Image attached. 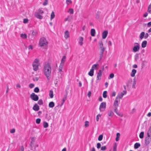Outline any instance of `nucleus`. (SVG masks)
I'll use <instances>...</instances> for the list:
<instances>
[{
	"instance_id": "nucleus-1",
	"label": "nucleus",
	"mask_w": 151,
	"mask_h": 151,
	"mask_svg": "<svg viewBox=\"0 0 151 151\" xmlns=\"http://www.w3.org/2000/svg\"><path fill=\"white\" fill-rule=\"evenodd\" d=\"M43 70L44 74L47 79L49 80L51 78V68L50 64L48 63H45L44 65Z\"/></svg>"
},
{
	"instance_id": "nucleus-2",
	"label": "nucleus",
	"mask_w": 151,
	"mask_h": 151,
	"mask_svg": "<svg viewBox=\"0 0 151 151\" xmlns=\"http://www.w3.org/2000/svg\"><path fill=\"white\" fill-rule=\"evenodd\" d=\"M39 60L38 58L35 59L32 63L33 69L35 71H37L39 69V66L40 65Z\"/></svg>"
},
{
	"instance_id": "nucleus-3",
	"label": "nucleus",
	"mask_w": 151,
	"mask_h": 151,
	"mask_svg": "<svg viewBox=\"0 0 151 151\" xmlns=\"http://www.w3.org/2000/svg\"><path fill=\"white\" fill-rule=\"evenodd\" d=\"M48 44V42L46 39L43 37H41L39 41V45L40 47L46 46Z\"/></svg>"
},
{
	"instance_id": "nucleus-4",
	"label": "nucleus",
	"mask_w": 151,
	"mask_h": 151,
	"mask_svg": "<svg viewBox=\"0 0 151 151\" xmlns=\"http://www.w3.org/2000/svg\"><path fill=\"white\" fill-rule=\"evenodd\" d=\"M140 50V45L139 43L135 42L134 43V46L132 48V51L134 52H136Z\"/></svg>"
},
{
	"instance_id": "nucleus-5",
	"label": "nucleus",
	"mask_w": 151,
	"mask_h": 151,
	"mask_svg": "<svg viewBox=\"0 0 151 151\" xmlns=\"http://www.w3.org/2000/svg\"><path fill=\"white\" fill-rule=\"evenodd\" d=\"M106 106V103L105 102H103L101 104L99 108L100 112L103 111L105 110Z\"/></svg>"
},
{
	"instance_id": "nucleus-6",
	"label": "nucleus",
	"mask_w": 151,
	"mask_h": 151,
	"mask_svg": "<svg viewBox=\"0 0 151 151\" xmlns=\"http://www.w3.org/2000/svg\"><path fill=\"white\" fill-rule=\"evenodd\" d=\"M127 93V91H123L121 93H119L116 96V97L119 99H122L123 96L124 94H126Z\"/></svg>"
},
{
	"instance_id": "nucleus-7",
	"label": "nucleus",
	"mask_w": 151,
	"mask_h": 151,
	"mask_svg": "<svg viewBox=\"0 0 151 151\" xmlns=\"http://www.w3.org/2000/svg\"><path fill=\"white\" fill-rule=\"evenodd\" d=\"M31 98L34 101H37L38 100V97L37 95H36L34 93H32L30 96Z\"/></svg>"
},
{
	"instance_id": "nucleus-8",
	"label": "nucleus",
	"mask_w": 151,
	"mask_h": 151,
	"mask_svg": "<svg viewBox=\"0 0 151 151\" xmlns=\"http://www.w3.org/2000/svg\"><path fill=\"white\" fill-rule=\"evenodd\" d=\"M63 66V65L60 64L59 67V68L58 69V71L59 73H58V79L61 78H62V74L60 73V72L62 71Z\"/></svg>"
},
{
	"instance_id": "nucleus-9",
	"label": "nucleus",
	"mask_w": 151,
	"mask_h": 151,
	"mask_svg": "<svg viewBox=\"0 0 151 151\" xmlns=\"http://www.w3.org/2000/svg\"><path fill=\"white\" fill-rule=\"evenodd\" d=\"M151 137H145V143L147 145L149 144L151 141Z\"/></svg>"
},
{
	"instance_id": "nucleus-10",
	"label": "nucleus",
	"mask_w": 151,
	"mask_h": 151,
	"mask_svg": "<svg viewBox=\"0 0 151 151\" xmlns=\"http://www.w3.org/2000/svg\"><path fill=\"white\" fill-rule=\"evenodd\" d=\"M64 37L65 39H67L70 37V34L68 30L65 31L64 33Z\"/></svg>"
},
{
	"instance_id": "nucleus-11",
	"label": "nucleus",
	"mask_w": 151,
	"mask_h": 151,
	"mask_svg": "<svg viewBox=\"0 0 151 151\" xmlns=\"http://www.w3.org/2000/svg\"><path fill=\"white\" fill-rule=\"evenodd\" d=\"M108 34V32L107 31H104L102 34V37L103 39H105L106 38L107 35V34Z\"/></svg>"
},
{
	"instance_id": "nucleus-12",
	"label": "nucleus",
	"mask_w": 151,
	"mask_h": 151,
	"mask_svg": "<svg viewBox=\"0 0 151 151\" xmlns=\"http://www.w3.org/2000/svg\"><path fill=\"white\" fill-rule=\"evenodd\" d=\"M40 14H38V13L35 12V16L37 18L40 19H42L43 18L42 16H41Z\"/></svg>"
},
{
	"instance_id": "nucleus-13",
	"label": "nucleus",
	"mask_w": 151,
	"mask_h": 151,
	"mask_svg": "<svg viewBox=\"0 0 151 151\" xmlns=\"http://www.w3.org/2000/svg\"><path fill=\"white\" fill-rule=\"evenodd\" d=\"M120 102V99H119L117 98V97H116V98L115 99L114 102V106H118V103Z\"/></svg>"
},
{
	"instance_id": "nucleus-14",
	"label": "nucleus",
	"mask_w": 151,
	"mask_h": 151,
	"mask_svg": "<svg viewBox=\"0 0 151 151\" xmlns=\"http://www.w3.org/2000/svg\"><path fill=\"white\" fill-rule=\"evenodd\" d=\"M66 57L65 56H63L61 60V62L60 64L63 65H64V63L66 61Z\"/></svg>"
},
{
	"instance_id": "nucleus-15",
	"label": "nucleus",
	"mask_w": 151,
	"mask_h": 151,
	"mask_svg": "<svg viewBox=\"0 0 151 151\" xmlns=\"http://www.w3.org/2000/svg\"><path fill=\"white\" fill-rule=\"evenodd\" d=\"M147 41L146 40L143 41L141 44V46L142 47L144 48L146 47L147 44Z\"/></svg>"
},
{
	"instance_id": "nucleus-16",
	"label": "nucleus",
	"mask_w": 151,
	"mask_h": 151,
	"mask_svg": "<svg viewBox=\"0 0 151 151\" xmlns=\"http://www.w3.org/2000/svg\"><path fill=\"white\" fill-rule=\"evenodd\" d=\"M145 35V32H142L139 35V37L140 40H142L144 38V35Z\"/></svg>"
},
{
	"instance_id": "nucleus-17",
	"label": "nucleus",
	"mask_w": 151,
	"mask_h": 151,
	"mask_svg": "<svg viewBox=\"0 0 151 151\" xmlns=\"http://www.w3.org/2000/svg\"><path fill=\"white\" fill-rule=\"evenodd\" d=\"M39 107L37 104H35L33 107V109L35 111H37L39 109Z\"/></svg>"
},
{
	"instance_id": "nucleus-18",
	"label": "nucleus",
	"mask_w": 151,
	"mask_h": 151,
	"mask_svg": "<svg viewBox=\"0 0 151 151\" xmlns=\"http://www.w3.org/2000/svg\"><path fill=\"white\" fill-rule=\"evenodd\" d=\"M105 50H104V49H103V50H101V51L99 53V57H100V60H101L102 59V58L103 57V54L104 53V52Z\"/></svg>"
},
{
	"instance_id": "nucleus-19",
	"label": "nucleus",
	"mask_w": 151,
	"mask_h": 151,
	"mask_svg": "<svg viewBox=\"0 0 151 151\" xmlns=\"http://www.w3.org/2000/svg\"><path fill=\"white\" fill-rule=\"evenodd\" d=\"M137 72V71L135 69H133L131 73V76L132 77H134L135 76V74Z\"/></svg>"
},
{
	"instance_id": "nucleus-20",
	"label": "nucleus",
	"mask_w": 151,
	"mask_h": 151,
	"mask_svg": "<svg viewBox=\"0 0 151 151\" xmlns=\"http://www.w3.org/2000/svg\"><path fill=\"white\" fill-rule=\"evenodd\" d=\"M83 38L82 37H80L79 39V43L81 46H82L83 44Z\"/></svg>"
},
{
	"instance_id": "nucleus-21",
	"label": "nucleus",
	"mask_w": 151,
	"mask_h": 151,
	"mask_svg": "<svg viewBox=\"0 0 151 151\" xmlns=\"http://www.w3.org/2000/svg\"><path fill=\"white\" fill-rule=\"evenodd\" d=\"M96 31L94 29H92L91 30V36L94 37L95 36Z\"/></svg>"
},
{
	"instance_id": "nucleus-22",
	"label": "nucleus",
	"mask_w": 151,
	"mask_h": 151,
	"mask_svg": "<svg viewBox=\"0 0 151 151\" xmlns=\"http://www.w3.org/2000/svg\"><path fill=\"white\" fill-rule=\"evenodd\" d=\"M94 70L93 69H91L90 71L88 73V74L90 76H92L93 75Z\"/></svg>"
},
{
	"instance_id": "nucleus-23",
	"label": "nucleus",
	"mask_w": 151,
	"mask_h": 151,
	"mask_svg": "<svg viewBox=\"0 0 151 151\" xmlns=\"http://www.w3.org/2000/svg\"><path fill=\"white\" fill-rule=\"evenodd\" d=\"M54 103L52 101L50 102L48 105L49 107L51 108L53 107L54 106Z\"/></svg>"
},
{
	"instance_id": "nucleus-24",
	"label": "nucleus",
	"mask_w": 151,
	"mask_h": 151,
	"mask_svg": "<svg viewBox=\"0 0 151 151\" xmlns=\"http://www.w3.org/2000/svg\"><path fill=\"white\" fill-rule=\"evenodd\" d=\"M20 37L23 39H25L27 38V35L25 34L22 33L20 35Z\"/></svg>"
},
{
	"instance_id": "nucleus-25",
	"label": "nucleus",
	"mask_w": 151,
	"mask_h": 151,
	"mask_svg": "<svg viewBox=\"0 0 151 151\" xmlns=\"http://www.w3.org/2000/svg\"><path fill=\"white\" fill-rule=\"evenodd\" d=\"M139 58V54L138 53L134 55V59L136 61H137Z\"/></svg>"
},
{
	"instance_id": "nucleus-26",
	"label": "nucleus",
	"mask_w": 151,
	"mask_h": 151,
	"mask_svg": "<svg viewBox=\"0 0 151 151\" xmlns=\"http://www.w3.org/2000/svg\"><path fill=\"white\" fill-rule=\"evenodd\" d=\"M114 114V113L112 110L109 111L108 113V115L109 116L112 117Z\"/></svg>"
},
{
	"instance_id": "nucleus-27",
	"label": "nucleus",
	"mask_w": 151,
	"mask_h": 151,
	"mask_svg": "<svg viewBox=\"0 0 151 151\" xmlns=\"http://www.w3.org/2000/svg\"><path fill=\"white\" fill-rule=\"evenodd\" d=\"M147 135L148 137H151V126L149 128V129L147 132Z\"/></svg>"
},
{
	"instance_id": "nucleus-28",
	"label": "nucleus",
	"mask_w": 151,
	"mask_h": 151,
	"mask_svg": "<svg viewBox=\"0 0 151 151\" xmlns=\"http://www.w3.org/2000/svg\"><path fill=\"white\" fill-rule=\"evenodd\" d=\"M140 144L138 143H136L134 145V148L135 149H137L139 147H140Z\"/></svg>"
},
{
	"instance_id": "nucleus-29",
	"label": "nucleus",
	"mask_w": 151,
	"mask_h": 151,
	"mask_svg": "<svg viewBox=\"0 0 151 151\" xmlns=\"http://www.w3.org/2000/svg\"><path fill=\"white\" fill-rule=\"evenodd\" d=\"M89 122L88 121H86L85 122L84 127L86 128L88 127L89 126Z\"/></svg>"
},
{
	"instance_id": "nucleus-30",
	"label": "nucleus",
	"mask_w": 151,
	"mask_h": 151,
	"mask_svg": "<svg viewBox=\"0 0 151 151\" xmlns=\"http://www.w3.org/2000/svg\"><path fill=\"white\" fill-rule=\"evenodd\" d=\"M55 17V14H54V12H52L50 15V20H51L52 19H53Z\"/></svg>"
},
{
	"instance_id": "nucleus-31",
	"label": "nucleus",
	"mask_w": 151,
	"mask_h": 151,
	"mask_svg": "<svg viewBox=\"0 0 151 151\" xmlns=\"http://www.w3.org/2000/svg\"><path fill=\"white\" fill-rule=\"evenodd\" d=\"M43 125L44 127L45 128H47L48 126V123L46 122H43Z\"/></svg>"
},
{
	"instance_id": "nucleus-32",
	"label": "nucleus",
	"mask_w": 151,
	"mask_h": 151,
	"mask_svg": "<svg viewBox=\"0 0 151 151\" xmlns=\"http://www.w3.org/2000/svg\"><path fill=\"white\" fill-rule=\"evenodd\" d=\"M49 96L51 98H52L53 97V93L52 90H50V91Z\"/></svg>"
},
{
	"instance_id": "nucleus-33",
	"label": "nucleus",
	"mask_w": 151,
	"mask_h": 151,
	"mask_svg": "<svg viewBox=\"0 0 151 151\" xmlns=\"http://www.w3.org/2000/svg\"><path fill=\"white\" fill-rule=\"evenodd\" d=\"M99 46L101 48V50H103V49L105 50V48L103 47V45L102 42L101 41L99 44Z\"/></svg>"
},
{
	"instance_id": "nucleus-34",
	"label": "nucleus",
	"mask_w": 151,
	"mask_h": 151,
	"mask_svg": "<svg viewBox=\"0 0 151 151\" xmlns=\"http://www.w3.org/2000/svg\"><path fill=\"white\" fill-rule=\"evenodd\" d=\"M102 74H100L98 73L97 77V80H100L101 79V76Z\"/></svg>"
},
{
	"instance_id": "nucleus-35",
	"label": "nucleus",
	"mask_w": 151,
	"mask_h": 151,
	"mask_svg": "<svg viewBox=\"0 0 151 151\" xmlns=\"http://www.w3.org/2000/svg\"><path fill=\"white\" fill-rule=\"evenodd\" d=\"M132 82V80L128 81L126 83L127 86V87H128L129 86H130Z\"/></svg>"
},
{
	"instance_id": "nucleus-36",
	"label": "nucleus",
	"mask_w": 151,
	"mask_h": 151,
	"mask_svg": "<svg viewBox=\"0 0 151 151\" xmlns=\"http://www.w3.org/2000/svg\"><path fill=\"white\" fill-rule=\"evenodd\" d=\"M133 80H134V81H133V84H132V88H135V85L136 84V80H135V78H134V79Z\"/></svg>"
},
{
	"instance_id": "nucleus-37",
	"label": "nucleus",
	"mask_w": 151,
	"mask_h": 151,
	"mask_svg": "<svg viewBox=\"0 0 151 151\" xmlns=\"http://www.w3.org/2000/svg\"><path fill=\"white\" fill-rule=\"evenodd\" d=\"M120 136V134L119 133H117L116 134V141H118L119 140V138Z\"/></svg>"
},
{
	"instance_id": "nucleus-38",
	"label": "nucleus",
	"mask_w": 151,
	"mask_h": 151,
	"mask_svg": "<svg viewBox=\"0 0 151 151\" xmlns=\"http://www.w3.org/2000/svg\"><path fill=\"white\" fill-rule=\"evenodd\" d=\"M67 95L68 93H67L64 96V98H63L62 99V101H63V102H64L65 101L67 97Z\"/></svg>"
},
{
	"instance_id": "nucleus-39",
	"label": "nucleus",
	"mask_w": 151,
	"mask_h": 151,
	"mask_svg": "<svg viewBox=\"0 0 151 151\" xmlns=\"http://www.w3.org/2000/svg\"><path fill=\"white\" fill-rule=\"evenodd\" d=\"M107 91H104L103 94V97L104 98H106L107 97Z\"/></svg>"
},
{
	"instance_id": "nucleus-40",
	"label": "nucleus",
	"mask_w": 151,
	"mask_h": 151,
	"mask_svg": "<svg viewBox=\"0 0 151 151\" xmlns=\"http://www.w3.org/2000/svg\"><path fill=\"white\" fill-rule=\"evenodd\" d=\"M37 34V32L35 31H33L32 32V35L33 36H36Z\"/></svg>"
},
{
	"instance_id": "nucleus-41",
	"label": "nucleus",
	"mask_w": 151,
	"mask_h": 151,
	"mask_svg": "<svg viewBox=\"0 0 151 151\" xmlns=\"http://www.w3.org/2000/svg\"><path fill=\"white\" fill-rule=\"evenodd\" d=\"M144 132H141L139 134V137L141 139H142L144 137Z\"/></svg>"
},
{
	"instance_id": "nucleus-42",
	"label": "nucleus",
	"mask_w": 151,
	"mask_h": 151,
	"mask_svg": "<svg viewBox=\"0 0 151 151\" xmlns=\"http://www.w3.org/2000/svg\"><path fill=\"white\" fill-rule=\"evenodd\" d=\"M17 151H24V147L23 146H21Z\"/></svg>"
},
{
	"instance_id": "nucleus-43",
	"label": "nucleus",
	"mask_w": 151,
	"mask_h": 151,
	"mask_svg": "<svg viewBox=\"0 0 151 151\" xmlns=\"http://www.w3.org/2000/svg\"><path fill=\"white\" fill-rule=\"evenodd\" d=\"M98 65V64H94L92 65V67L91 69H93V70H94V69H97V66Z\"/></svg>"
},
{
	"instance_id": "nucleus-44",
	"label": "nucleus",
	"mask_w": 151,
	"mask_h": 151,
	"mask_svg": "<svg viewBox=\"0 0 151 151\" xmlns=\"http://www.w3.org/2000/svg\"><path fill=\"white\" fill-rule=\"evenodd\" d=\"M147 11L150 14H151V4L148 6Z\"/></svg>"
},
{
	"instance_id": "nucleus-45",
	"label": "nucleus",
	"mask_w": 151,
	"mask_h": 151,
	"mask_svg": "<svg viewBox=\"0 0 151 151\" xmlns=\"http://www.w3.org/2000/svg\"><path fill=\"white\" fill-rule=\"evenodd\" d=\"M35 12L38 13L39 14H42L43 13V11L41 9H38Z\"/></svg>"
},
{
	"instance_id": "nucleus-46",
	"label": "nucleus",
	"mask_w": 151,
	"mask_h": 151,
	"mask_svg": "<svg viewBox=\"0 0 151 151\" xmlns=\"http://www.w3.org/2000/svg\"><path fill=\"white\" fill-rule=\"evenodd\" d=\"M99 12H97L96 15V18L97 19H99Z\"/></svg>"
},
{
	"instance_id": "nucleus-47",
	"label": "nucleus",
	"mask_w": 151,
	"mask_h": 151,
	"mask_svg": "<svg viewBox=\"0 0 151 151\" xmlns=\"http://www.w3.org/2000/svg\"><path fill=\"white\" fill-rule=\"evenodd\" d=\"M72 3V1L71 0H66V3L68 5L69 4H71Z\"/></svg>"
},
{
	"instance_id": "nucleus-48",
	"label": "nucleus",
	"mask_w": 151,
	"mask_h": 151,
	"mask_svg": "<svg viewBox=\"0 0 151 151\" xmlns=\"http://www.w3.org/2000/svg\"><path fill=\"white\" fill-rule=\"evenodd\" d=\"M103 135L102 134H101L98 137V139L99 141H101L103 139Z\"/></svg>"
},
{
	"instance_id": "nucleus-49",
	"label": "nucleus",
	"mask_w": 151,
	"mask_h": 151,
	"mask_svg": "<svg viewBox=\"0 0 151 151\" xmlns=\"http://www.w3.org/2000/svg\"><path fill=\"white\" fill-rule=\"evenodd\" d=\"M38 104L40 105H42L43 104V101L42 99L39 100L38 102Z\"/></svg>"
},
{
	"instance_id": "nucleus-50",
	"label": "nucleus",
	"mask_w": 151,
	"mask_h": 151,
	"mask_svg": "<svg viewBox=\"0 0 151 151\" xmlns=\"http://www.w3.org/2000/svg\"><path fill=\"white\" fill-rule=\"evenodd\" d=\"M39 91V89L38 87H36L34 89V91L36 93H38Z\"/></svg>"
},
{
	"instance_id": "nucleus-51",
	"label": "nucleus",
	"mask_w": 151,
	"mask_h": 151,
	"mask_svg": "<svg viewBox=\"0 0 151 151\" xmlns=\"http://www.w3.org/2000/svg\"><path fill=\"white\" fill-rule=\"evenodd\" d=\"M68 12H70L71 14H73V10L72 9H70Z\"/></svg>"
},
{
	"instance_id": "nucleus-52",
	"label": "nucleus",
	"mask_w": 151,
	"mask_h": 151,
	"mask_svg": "<svg viewBox=\"0 0 151 151\" xmlns=\"http://www.w3.org/2000/svg\"><path fill=\"white\" fill-rule=\"evenodd\" d=\"M118 106H114V111L116 113L117 112L118 110H117V108Z\"/></svg>"
},
{
	"instance_id": "nucleus-53",
	"label": "nucleus",
	"mask_w": 151,
	"mask_h": 151,
	"mask_svg": "<svg viewBox=\"0 0 151 151\" xmlns=\"http://www.w3.org/2000/svg\"><path fill=\"white\" fill-rule=\"evenodd\" d=\"M40 119L39 118H38L36 119V123L37 124H39L40 123Z\"/></svg>"
},
{
	"instance_id": "nucleus-54",
	"label": "nucleus",
	"mask_w": 151,
	"mask_h": 151,
	"mask_svg": "<svg viewBox=\"0 0 151 151\" xmlns=\"http://www.w3.org/2000/svg\"><path fill=\"white\" fill-rule=\"evenodd\" d=\"M30 146L31 147V150H33V147L34 146V143L32 142H31L30 144Z\"/></svg>"
},
{
	"instance_id": "nucleus-55",
	"label": "nucleus",
	"mask_w": 151,
	"mask_h": 151,
	"mask_svg": "<svg viewBox=\"0 0 151 151\" xmlns=\"http://www.w3.org/2000/svg\"><path fill=\"white\" fill-rule=\"evenodd\" d=\"M106 147L105 146H102L101 148V150L102 151H104L106 149Z\"/></svg>"
},
{
	"instance_id": "nucleus-56",
	"label": "nucleus",
	"mask_w": 151,
	"mask_h": 151,
	"mask_svg": "<svg viewBox=\"0 0 151 151\" xmlns=\"http://www.w3.org/2000/svg\"><path fill=\"white\" fill-rule=\"evenodd\" d=\"M101 115L100 114H99L96 116V120L97 121H98L99 119V117H101Z\"/></svg>"
},
{
	"instance_id": "nucleus-57",
	"label": "nucleus",
	"mask_w": 151,
	"mask_h": 151,
	"mask_svg": "<svg viewBox=\"0 0 151 151\" xmlns=\"http://www.w3.org/2000/svg\"><path fill=\"white\" fill-rule=\"evenodd\" d=\"M116 147L117 145L116 143H115V145H114L113 147V151H116Z\"/></svg>"
},
{
	"instance_id": "nucleus-58",
	"label": "nucleus",
	"mask_w": 151,
	"mask_h": 151,
	"mask_svg": "<svg viewBox=\"0 0 151 151\" xmlns=\"http://www.w3.org/2000/svg\"><path fill=\"white\" fill-rule=\"evenodd\" d=\"M48 3V0H45L43 3V5L44 6L47 5Z\"/></svg>"
},
{
	"instance_id": "nucleus-59",
	"label": "nucleus",
	"mask_w": 151,
	"mask_h": 151,
	"mask_svg": "<svg viewBox=\"0 0 151 151\" xmlns=\"http://www.w3.org/2000/svg\"><path fill=\"white\" fill-rule=\"evenodd\" d=\"M28 20L27 18L24 19L23 20V22L24 23H27L28 22Z\"/></svg>"
},
{
	"instance_id": "nucleus-60",
	"label": "nucleus",
	"mask_w": 151,
	"mask_h": 151,
	"mask_svg": "<svg viewBox=\"0 0 151 151\" xmlns=\"http://www.w3.org/2000/svg\"><path fill=\"white\" fill-rule=\"evenodd\" d=\"M101 147V144L100 143H98L97 144V147L98 149H99Z\"/></svg>"
},
{
	"instance_id": "nucleus-61",
	"label": "nucleus",
	"mask_w": 151,
	"mask_h": 151,
	"mask_svg": "<svg viewBox=\"0 0 151 151\" xmlns=\"http://www.w3.org/2000/svg\"><path fill=\"white\" fill-rule=\"evenodd\" d=\"M34 86V84L33 83H30L29 85V86L30 88H32Z\"/></svg>"
},
{
	"instance_id": "nucleus-62",
	"label": "nucleus",
	"mask_w": 151,
	"mask_h": 151,
	"mask_svg": "<svg viewBox=\"0 0 151 151\" xmlns=\"http://www.w3.org/2000/svg\"><path fill=\"white\" fill-rule=\"evenodd\" d=\"M149 36V34L148 33H146L145 34V35H144V38L145 39H147Z\"/></svg>"
},
{
	"instance_id": "nucleus-63",
	"label": "nucleus",
	"mask_w": 151,
	"mask_h": 151,
	"mask_svg": "<svg viewBox=\"0 0 151 151\" xmlns=\"http://www.w3.org/2000/svg\"><path fill=\"white\" fill-rule=\"evenodd\" d=\"M28 49L29 50H32L33 49V47L32 45H30L28 47Z\"/></svg>"
},
{
	"instance_id": "nucleus-64",
	"label": "nucleus",
	"mask_w": 151,
	"mask_h": 151,
	"mask_svg": "<svg viewBox=\"0 0 151 151\" xmlns=\"http://www.w3.org/2000/svg\"><path fill=\"white\" fill-rule=\"evenodd\" d=\"M147 26L148 27H151V22L147 23Z\"/></svg>"
}]
</instances>
